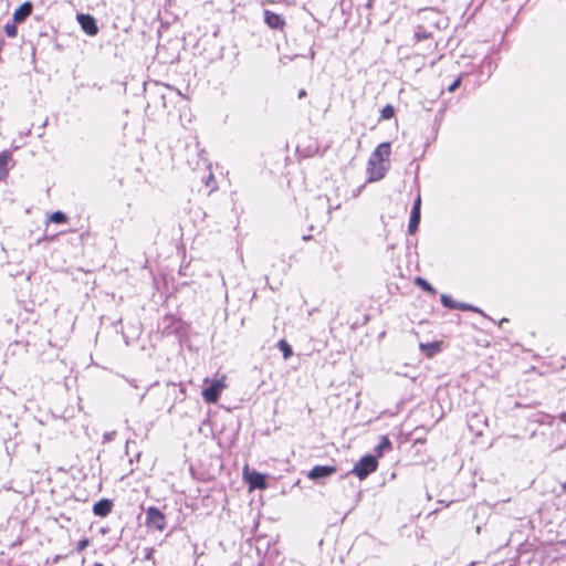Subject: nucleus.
Listing matches in <instances>:
<instances>
[{"label": "nucleus", "instance_id": "f257e3e1", "mask_svg": "<svg viewBox=\"0 0 566 566\" xmlns=\"http://www.w3.org/2000/svg\"><path fill=\"white\" fill-rule=\"evenodd\" d=\"M377 470V460L373 455L363 457L354 467L350 473L360 480L366 479L370 473Z\"/></svg>", "mask_w": 566, "mask_h": 566}, {"label": "nucleus", "instance_id": "f03ea898", "mask_svg": "<svg viewBox=\"0 0 566 566\" xmlns=\"http://www.w3.org/2000/svg\"><path fill=\"white\" fill-rule=\"evenodd\" d=\"M145 514H146L145 523H146L147 527L154 528L159 532H163L166 528V526H167L166 516L157 507L149 506L148 509H146Z\"/></svg>", "mask_w": 566, "mask_h": 566}, {"label": "nucleus", "instance_id": "7ed1b4c3", "mask_svg": "<svg viewBox=\"0 0 566 566\" xmlns=\"http://www.w3.org/2000/svg\"><path fill=\"white\" fill-rule=\"evenodd\" d=\"M227 387L226 377L210 381V385L202 390V397L206 402L214 403L218 401L221 391Z\"/></svg>", "mask_w": 566, "mask_h": 566}, {"label": "nucleus", "instance_id": "20e7f679", "mask_svg": "<svg viewBox=\"0 0 566 566\" xmlns=\"http://www.w3.org/2000/svg\"><path fill=\"white\" fill-rule=\"evenodd\" d=\"M389 163H379L374 160H368V180L369 181H378L382 179L388 171Z\"/></svg>", "mask_w": 566, "mask_h": 566}, {"label": "nucleus", "instance_id": "39448f33", "mask_svg": "<svg viewBox=\"0 0 566 566\" xmlns=\"http://www.w3.org/2000/svg\"><path fill=\"white\" fill-rule=\"evenodd\" d=\"M77 21L82 30L88 35H95L98 32V28L95 19L90 14H77Z\"/></svg>", "mask_w": 566, "mask_h": 566}, {"label": "nucleus", "instance_id": "423d86ee", "mask_svg": "<svg viewBox=\"0 0 566 566\" xmlns=\"http://www.w3.org/2000/svg\"><path fill=\"white\" fill-rule=\"evenodd\" d=\"M440 300H441L442 305L444 307H447V308L460 310V311L481 312L479 308L474 307L473 305H470V304H467V303H461V302H455L454 300H452L447 294H442Z\"/></svg>", "mask_w": 566, "mask_h": 566}, {"label": "nucleus", "instance_id": "0eeeda50", "mask_svg": "<svg viewBox=\"0 0 566 566\" xmlns=\"http://www.w3.org/2000/svg\"><path fill=\"white\" fill-rule=\"evenodd\" d=\"M420 207H421V198L420 195H418L417 199L415 200L413 207L411 209L410 213V220L408 224V232L410 234H413L419 226L420 222Z\"/></svg>", "mask_w": 566, "mask_h": 566}, {"label": "nucleus", "instance_id": "6e6552de", "mask_svg": "<svg viewBox=\"0 0 566 566\" xmlns=\"http://www.w3.org/2000/svg\"><path fill=\"white\" fill-rule=\"evenodd\" d=\"M336 472V468L333 465H315L308 473L307 478L316 481L322 478H327Z\"/></svg>", "mask_w": 566, "mask_h": 566}, {"label": "nucleus", "instance_id": "1a4fd4ad", "mask_svg": "<svg viewBox=\"0 0 566 566\" xmlns=\"http://www.w3.org/2000/svg\"><path fill=\"white\" fill-rule=\"evenodd\" d=\"M390 144L381 143L371 154L369 160L379 161V163H389L390 156Z\"/></svg>", "mask_w": 566, "mask_h": 566}, {"label": "nucleus", "instance_id": "9d476101", "mask_svg": "<svg viewBox=\"0 0 566 566\" xmlns=\"http://www.w3.org/2000/svg\"><path fill=\"white\" fill-rule=\"evenodd\" d=\"M245 479L252 489L264 490L266 488L265 475L259 472H244Z\"/></svg>", "mask_w": 566, "mask_h": 566}, {"label": "nucleus", "instance_id": "9b49d317", "mask_svg": "<svg viewBox=\"0 0 566 566\" xmlns=\"http://www.w3.org/2000/svg\"><path fill=\"white\" fill-rule=\"evenodd\" d=\"M264 21L271 29H283L285 22L284 19L270 10L264 11Z\"/></svg>", "mask_w": 566, "mask_h": 566}, {"label": "nucleus", "instance_id": "f8f14e48", "mask_svg": "<svg viewBox=\"0 0 566 566\" xmlns=\"http://www.w3.org/2000/svg\"><path fill=\"white\" fill-rule=\"evenodd\" d=\"M112 507H113L112 501H109L107 499H103L94 504L93 512L95 515L104 517L111 513Z\"/></svg>", "mask_w": 566, "mask_h": 566}, {"label": "nucleus", "instance_id": "ddd939ff", "mask_svg": "<svg viewBox=\"0 0 566 566\" xmlns=\"http://www.w3.org/2000/svg\"><path fill=\"white\" fill-rule=\"evenodd\" d=\"M32 12V4L30 2L22 3L13 13L14 22L24 21Z\"/></svg>", "mask_w": 566, "mask_h": 566}, {"label": "nucleus", "instance_id": "4468645a", "mask_svg": "<svg viewBox=\"0 0 566 566\" xmlns=\"http://www.w3.org/2000/svg\"><path fill=\"white\" fill-rule=\"evenodd\" d=\"M10 160V154L8 151L0 153V180L6 178L8 175L7 165Z\"/></svg>", "mask_w": 566, "mask_h": 566}, {"label": "nucleus", "instance_id": "2eb2a0df", "mask_svg": "<svg viewBox=\"0 0 566 566\" xmlns=\"http://www.w3.org/2000/svg\"><path fill=\"white\" fill-rule=\"evenodd\" d=\"M440 348L439 343L420 344V350L427 356L434 355Z\"/></svg>", "mask_w": 566, "mask_h": 566}, {"label": "nucleus", "instance_id": "dca6fc26", "mask_svg": "<svg viewBox=\"0 0 566 566\" xmlns=\"http://www.w3.org/2000/svg\"><path fill=\"white\" fill-rule=\"evenodd\" d=\"M277 347L282 352L284 359H289L293 355L292 347L290 346V344L286 340L281 339L277 343Z\"/></svg>", "mask_w": 566, "mask_h": 566}, {"label": "nucleus", "instance_id": "f3484780", "mask_svg": "<svg viewBox=\"0 0 566 566\" xmlns=\"http://www.w3.org/2000/svg\"><path fill=\"white\" fill-rule=\"evenodd\" d=\"M415 283L421 287L423 291L428 292V293H431V294H436V290L434 287L428 282L426 281L422 277H417Z\"/></svg>", "mask_w": 566, "mask_h": 566}, {"label": "nucleus", "instance_id": "a211bd4d", "mask_svg": "<svg viewBox=\"0 0 566 566\" xmlns=\"http://www.w3.org/2000/svg\"><path fill=\"white\" fill-rule=\"evenodd\" d=\"M50 221L54 222V223H63V222H66L67 220V217L64 212L62 211H55L53 212L50 217H49Z\"/></svg>", "mask_w": 566, "mask_h": 566}, {"label": "nucleus", "instance_id": "6ab92c4d", "mask_svg": "<svg viewBox=\"0 0 566 566\" xmlns=\"http://www.w3.org/2000/svg\"><path fill=\"white\" fill-rule=\"evenodd\" d=\"M391 443L385 436L381 437L379 444L376 448V452L381 455L385 449L390 448Z\"/></svg>", "mask_w": 566, "mask_h": 566}, {"label": "nucleus", "instance_id": "aec40b11", "mask_svg": "<svg viewBox=\"0 0 566 566\" xmlns=\"http://www.w3.org/2000/svg\"><path fill=\"white\" fill-rule=\"evenodd\" d=\"M395 115V108L391 105H386L381 109V119H390Z\"/></svg>", "mask_w": 566, "mask_h": 566}, {"label": "nucleus", "instance_id": "412c9836", "mask_svg": "<svg viewBox=\"0 0 566 566\" xmlns=\"http://www.w3.org/2000/svg\"><path fill=\"white\" fill-rule=\"evenodd\" d=\"M4 32L9 38H14L18 33L15 23H7L4 25Z\"/></svg>", "mask_w": 566, "mask_h": 566}, {"label": "nucleus", "instance_id": "4be33fe9", "mask_svg": "<svg viewBox=\"0 0 566 566\" xmlns=\"http://www.w3.org/2000/svg\"><path fill=\"white\" fill-rule=\"evenodd\" d=\"M430 36H431V33L427 32L426 30H418L415 33V39L417 41H422V40L429 39Z\"/></svg>", "mask_w": 566, "mask_h": 566}, {"label": "nucleus", "instance_id": "5701e85b", "mask_svg": "<svg viewBox=\"0 0 566 566\" xmlns=\"http://www.w3.org/2000/svg\"><path fill=\"white\" fill-rule=\"evenodd\" d=\"M88 545H90L88 538L81 539L76 545V552H78V553L83 552Z\"/></svg>", "mask_w": 566, "mask_h": 566}, {"label": "nucleus", "instance_id": "b1692460", "mask_svg": "<svg viewBox=\"0 0 566 566\" xmlns=\"http://www.w3.org/2000/svg\"><path fill=\"white\" fill-rule=\"evenodd\" d=\"M461 84V76L457 77L452 84H450V86L448 87V91L450 93L454 92Z\"/></svg>", "mask_w": 566, "mask_h": 566}, {"label": "nucleus", "instance_id": "393cba45", "mask_svg": "<svg viewBox=\"0 0 566 566\" xmlns=\"http://www.w3.org/2000/svg\"><path fill=\"white\" fill-rule=\"evenodd\" d=\"M305 94H306V93H305V91H304V90H302V91H300V93H298V97H300V98H302L303 96H305Z\"/></svg>", "mask_w": 566, "mask_h": 566}, {"label": "nucleus", "instance_id": "a878e982", "mask_svg": "<svg viewBox=\"0 0 566 566\" xmlns=\"http://www.w3.org/2000/svg\"><path fill=\"white\" fill-rule=\"evenodd\" d=\"M509 322L506 318H503L501 322H500V326L503 324V323H506Z\"/></svg>", "mask_w": 566, "mask_h": 566}, {"label": "nucleus", "instance_id": "bb28decb", "mask_svg": "<svg viewBox=\"0 0 566 566\" xmlns=\"http://www.w3.org/2000/svg\"><path fill=\"white\" fill-rule=\"evenodd\" d=\"M95 566H102V564H95Z\"/></svg>", "mask_w": 566, "mask_h": 566}]
</instances>
